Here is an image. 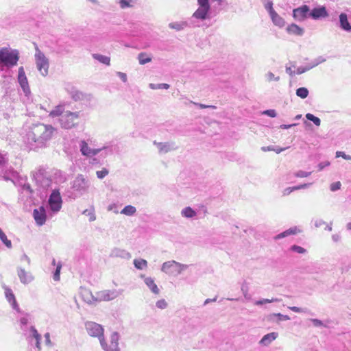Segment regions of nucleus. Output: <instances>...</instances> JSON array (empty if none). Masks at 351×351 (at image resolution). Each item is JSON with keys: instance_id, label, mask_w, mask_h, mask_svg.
I'll return each instance as SVG.
<instances>
[{"instance_id": "1", "label": "nucleus", "mask_w": 351, "mask_h": 351, "mask_svg": "<svg viewBox=\"0 0 351 351\" xmlns=\"http://www.w3.org/2000/svg\"><path fill=\"white\" fill-rule=\"evenodd\" d=\"M55 130L56 129L51 125L43 123L36 124L31 128L29 138L35 143L45 145L52 138Z\"/></svg>"}, {"instance_id": "2", "label": "nucleus", "mask_w": 351, "mask_h": 351, "mask_svg": "<svg viewBox=\"0 0 351 351\" xmlns=\"http://www.w3.org/2000/svg\"><path fill=\"white\" fill-rule=\"evenodd\" d=\"M86 329L90 336L98 337L102 348L105 350H108L107 344L106 343L104 338V329L101 325L95 322H88L86 324Z\"/></svg>"}, {"instance_id": "3", "label": "nucleus", "mask_w": 351, "mask_h": 351, "mask_svg": "<svg viewBox=\"0 0 351 351\" xmlns=\"http://www.w3.org/2000/svg\"><path fill=\"white\" fill-rule=\"evenodd\" d=\"M79 112L66 111L60 119L61 126L64 129H71L78 124Z\"/></svg>"}, {"instance_id": "4", "label": "nucleus", "mask_w": 351, "mask_h": 351, "mask_svg": "<svg viewBox=\"0 0 351 351\" xmlns=\"http://www.w3.org/2000/svg\"><path fill=\"white\" fill-rule=\"evenodd\" d=\"M19 60L18 53L10 51L7 49L0 50V63H4L6 65H16Z\"/></svg>"}, {"instance_id": "5", "label": "nucleus", "mask_w": 351, "mask_h": 351, "mask_svg": "<svg viewBox=\"0 0 351 351\" xmlns=\"http://www.w3.org/2000/svg\"><path fill=\"white\" fill-rule=\"evenodd\" d=\"M36 63L38 71L42 75L46 76L48 74L49 61L45 55L38 49L35 55Z\"/></svg>"}, {"instance_id": "6", "label": "nucleus", "mask_w": 351, "mask_h": 351, "mask_svg": "<svg viewBox=\"0 0 351 351\" xmlns=\"http://www.w3.org/2000/svg\"><path fill=\"white\" fill-rule=\"evenodd\" d=\"M50 208L53 211H58L61 208L62 199L59 192L53 191L49 199Z\"/></svg>"}, {"instance_id": "7", "label": "nucleus", "mask_w": 351, "mask_h": 351, "mask_svg": "<svg viewBox=\"0 0 351 351\" xmlns=\"http://www.w3.org/2000/svg\"><path fill=\"white\" fill-rule=\"evenodd\" d=\"M310 10L308 6L304 5L293 10V16L295 19L302 21L309 16Z\"/></svg>"}, {"instance_id": "8", "label": "nucleus", "mask_w": 351, "mask_h": 351, "mask_svg": "<svg viewBox=\"0 0 351 351\" xmlns=\"http://www.w3.org/2000/svg\"><path fill=\"white\" fill-rule=\"evenodd\" d=\"M88 187V181L82 175H78L73 181V188L75 191H85Z\"/></svg>"}, {"instance_id": "9", "label": "nucleus", "mask_w": 351, "mask_h": 351, "mask_svg": "<svg viewBox=\"0 0 351 351\" xmlns=\"http://www.w3.org/2000/svg\"><path fill=\"white\" fill-rule=\"evenodd\" d=\"M33 217L38 226H43L47 219L46 212L44 207L40 206L37 209H34Z\"/></svg>"}, {"instance_id": "10", "label": "nucleus", "mask_w": 351, "mask_h": 351, "mask_svg": "<svg viewBox=\"0 0 351 351\" xmlns=\"http://www.w3.org/2000/svg\"><path fill=\"white\" fill-rule=\"evenodd\" d=\"M18 81L23 91L27 94L30 92L27 78L25 75L23 67L19 69Z\"/></svg>"}, {"instance_id": "11", "label": "nucleus", "mask_w": 351, "mask_h": 351, "mask_svg": "<svg viewBox=\"0 0 351 351\" xmlns=\"http://www.w3.org/2000/svg\"><path fill=\"white\" fill-rule=\"evenodd\" d=\"M309 16L314 19H317L319 18L327 16L328 13L325 7H319L314 8L311 12H310Z\"/></svg>"}, {"instance_id": "12", "label": "nucleus", "mask_w": 351, "mask_h": 351, "mask_svg": "<svg viewBox=\"0 0 351 351\" xmlns=\"http://www.w3.org/2000/svg\"><path fill=\"white\" fill-rule=\"evenodd\" d=\"M99 151L100 149H92L85 141L82 142L81 152L83 155L90 157L96 155Z\"/></svg>"}, {"instance_id": "13", "label": "nucleus", "mask_w": 351, "mask_h": 351, "mask_svg": "<svg viewBox=\"0 0 351 351\" xmlns=\"http://www.w3.org/2000/svg\"><path fill=\"white\" fill-rule=\"evenodd\" d=\"M278 337V333L276 332H271L263 336V337L260 341V343L263 346L269 345L273 341H274Z\"/></svg>"}, {"instance_id": "14", "label": "nucleus", "mask_w": 351, "mask_h": 351, "mask_svg": "<svg viewBox=\"0 0 351 351\" xmlns=\"http://www.w3.org/2000/svg\"><path fill=\"white\" fill-rule=\"evenodd\" d=\"M287 31L290 34H294L297 36H301L304 33L303 29L295 23L289 25L287 27Z\"/></svg>"}, {"instance_id": "15", "label": "nucleus", "mask_w": 351, "mask_h": 351, "mask_svg": "<svg viewBox=\"0 0 351 351\" xmlns=\"http://www.w3.org/2000/svg\"><path fill=\"white\" fill-rule=\"evenodd\" d=\"M5 297L8 301L12 305L14 309H18L19 306L17 304L15 296L10 289H5Z\"/></svg>"}, {"instance_id": "16", "label": "nucleus", "mask_w": 351, "mask_h": 351, "mask_svg": "<svg viewBox=\"0 0 351 351\" xmlns=\"http://www.w3.org/2000/svg\"><path fill=\"white\" fill-rule=\"evenodd\" d=\"M145 283L154 294H156V295L159 294L160 290L158 288V286L156 285V284L155 283L154 279H152V278H149V277L146 278L145 279Z\"/></svg>"}, {"instance_id": "17", "label": "nucleus", "mask_w": 351, "mask_h": 351, "mask_svg": "<svg viewBox=\"0 0 351 351\" xmlns=\"http://www.w3.org/2000/svg\"><path fill=\"white\" fill-rule=\"evenodd\" d=\"M270 16L272 20V22L275 25L278 26L280 27H282L285 25V23L284 19L276 12L274 13L273 12V14H271Z\"/></svg>"}, {"instance_id": "18", "label": "nucleus", "mask_w": 351, "mask_h": 351, "mask_svg": "<svg viewBox=\"0 0 351 351\" xmlns=\"http://www.w3.org/2000/svg\"><path fill=\"white\" fill-rule=\"evenodd\" d=\"M118 341H119V335L117 332H114L111 335V344L109 347L107 346L108 350H106V351H110V350L117 351V348H118Z\"/></svg>"}, {"instance_id": "19", "label": "nucleus", "mask_w": 351, "mask_h": 351, "mask_svg": "<svg viewBox=\"0 0 351 351\" xmlns=\"http://www.w3.org/2000/svg\"><path fill=\"white\" fill-rule=\"evenodd\" d=\"M339 21L341 23V27L347 31L351 30V26L348 21L347 15L344 13H342L339 16Z\"/></svg>"}, {"instance_id": "20", "label": "nucleus", "mask_w": 351, "mask_h": 351, "mask_svg": "<svg viewBox=\"0 0 351 351\" xmlns=\"http://www.w3.org/2000/svg\"><path fill=\"white\" fill-rule=\"evenodd\" d=\"M31 332L32 333L33 337L36 340V346L38 348V351L41 350V346H40V341H41V336L38 332L37 330L34 327H31Z\"/></svg>"}, {"instance_id": "21", "label": "nucleus", "mask_w": 351, "mask_h": 351, "mask_svg": "<svg viewBox=\"0 0 351 351\" xmlns=\"http://www.w3.org/2000/svg\"><path fill=\"white\" fill-rule=\"evenodd\" d=\"M209 9L199 8L194 13L193 16L197 19H204L207 15Z\"/></svg>"}, {"instance_id": "22", "label": "nucleus", "mask_w": 351, "mask_h": 351, "mask_svg": "<svg viewBox=\"0 0 351 351\" xmlns=\"http://www.w3.org/2000/svg\"><path fill=\"white\" fill-rule=\"evenodd\" d=\"M64 112L63 106L60 105L56 106L54 109L50 112L49 116L52 117L60 116L62 117V115H63Z\"/></svg>"}, {"instance_id": "23", "label": "nucleus", "mask_w": 351, "mask_h": 351, "mask_svg": "<svg viewBox=\"0 0 351 351\" xmlns=\"http://www.w3.org/2000/svg\"><path fill=\"white\" fill-rule=\"evenodd\" d=\"M178 264L176 261H168L164 263L162 266V270L166 273H171V268L173 267H178Z\"/></svg>"}, {"instance_id": "24", "label": "nucleus", "mask_w": 351, "mask_h": 351, "mask_svg": "<svg viewBox=\"0 0 351 351\" xmlns=\"http://www.w3.org/2000/svg\"><path fill=\"white\" fill-rule=\"evenodd\" d=\"M138 60L141 64H145L152 61V58L146 53H140L138 56Z\"/></svg>"}, {"instance_id": "25", "label": "nucleus", "mask_w": 351, "mask_h": 351, "mask_svg": "<svg viewBox=\"0 0 351 351\" xmlns=\"http://www.w3.org/2000/svg\"><path fill=\"white\" fill-rule=\"evenodd\" d=\"M93 57L94 59H95V60L99 61L100 62H101L104 64H106L108 66L110 65V57L100 55V54H93Z\"/></svg>"}, {"instance_id": "26", "label": "nucleus", "mask_w": 351, "mask_h": 351, "mask_svg": "<svg viewBox=\"0 0 351 351\" xmlns=\"http://www.w3.org/2000/svg\"><path fill=\"white\" fill-rule=\"evenodd\" d=\"M136 211V209L134 206L128 205L124 207V208L121 211V213L125 215L131 216L133 215Z\"/></svg>"}, {"instance_id": "27", "label": "nucleus", "mask_w": 351, "mask_h": 351, "mask_svg": "<svg viewBox=\"0 0 351 351\" xmlns=\"http://www.w3.org/2000/svg\"><path fill=\"white\" fill-rule=\"evenodd\" d=\"M298 232L297 228H290L289 230H287L286 231L278 234L276 237V239H280L285 237L287 236L291 235V234H295Z\"/></svg>"}, {"instance_id": "28", "label": "nucleus", "mask_w": 351, "mask_h": 351, "mask_svg": "<svg viewBox=\"0 0 351 351\" xmlns=\"http://www.w3.org/2000/svg\"><path fill=\"white\" fill-rule=\"evenodd\" d=\"M296 95L302 99H305L308 97V90L306 88L301 87L296 90Z\"/></svg>"}, {"instance_id": "29", "label": "nucleus", "mask_w": 351, "mask_h": 351, "mask_svg": "<svg viewBox=\"0 0 351 351\" xmlns=\"http://www.w3.org/2000/svg\"><path fill=\"white\" fill-rule=\"evenodd\" d=\"M0 239L2 241V242L8 247H12V243L11 241L8 239L7 236L3 232V230L0 228Z\"/></svg>"}, {"instance_id": "30", "label": "nucleus", "mask_w": 351, "mask_h": 351, "mask_svg": "<svg viewBox=\"0 0 351 351\" xmlns=\"http://www.w3.org/2000/svg\"><path fill=\"white\" fill-rule=\"evenodd\" d=\"M182 214L186 217H193L195 216L196 213L191 207H186L182 210Z\"/></svg>"}, {"instance_id": "31", "label": "nucleus", "mask_w": 351, "mask_h": 351, "mask_svg": "<svg viewBox=\"0 0 351 351\" xmlns=\"http://www.w3.org/2000/svg\"><path fill=\"white\" fill-rule=\"evenodd\" d=\"M134 264L137 269H142L147 267V263L144 259L134 260Z\"/></svg>"}, {"instance_id": "32", "label": "nucleus", "mask_w": 351, "mask_h": 351, "mask_svg": "<svg viewBox=\"0 0 351 351\" xmlns=\"http://www.w3.org/2000/svg\"><path fill=\"white\" fill-rule=\"evenodd\" d=\"M306 117L308 120L313 121L314 123V124L316 125L317 126L320 125L321 121L318 117H315L313 114H312L311 113L306 114Z\"/></svg>"}, {"instance_id": "33", "label": "nucleus", "mask_w": 351, "mask_h": 351, "mask_svg": "<svg viewBox=\"0 0 351 351\" xmlns=\"http://www.w3.org/2000/svg\"><path fill=\"white\" fill-rule=\"evenodd\" d=\"M62 269V264L58 263L56 266V269L53 274V280L56 281H58L60 278V271Z\"/></svg>"}, {"instance_id": "34", "label": "nucleus", "mask_w": 351, "mask_h": 351, "mask_svg": "<svg viewBox=\"0 0 351 351\" xmlns=\"http://www.w3.org/2000/svg\"><path fill=\"white\" fill-rule=\"evenodd\" d=\"M18 275H19L22 282L26 283L28 282V276L25 270L21 269L19 271Z\"/></svg>"}, {"instance_id": "35", "label": "nucleus", "mask_w": 351, "mask_h": 351, "mask_svg": "<svg viewBox=\"0 0 351 351\" xmlns=\"http://www.w3.org/2000/svg\"><path fill=\"white\" fill-rule=\"evenodd\" d=\"M135 0H120V6L121 8H125L132 6V3Z\"/></svg>"}, {"instance_id": "36", "label": "nucleus", "mask_w": 351, "mask_h": 351, "mask_svg": "<svg viewBox=\"0 0 351 351\" xmlns=\"http://www.w3.org/2000/svg\"><path fill=\"white\" fill-rule=\"evenodd\" d=\"M96 174L98 178L102 179L108 174V171L106 169L104 168L101 171H97L96 172Z\"/></svg>"}, {"instance_id": "37", "label": "nucleus", "mask_w": 351, "mask_h": 351, "mask_svg": "<svg viewBox=\"0 0 351 351\" xmlns=\"http://www.w3.org/2000/svg\"><path fill=\"white\" fill-rule=\"evenodd\" d=\"M291 250L299 254H303L306 252V250L304 248L295 245L291 246Z\"/></svg>"}, {"instance_id": "38", "label": "nucleus", "mask_w": 351, "mask_h": 351, "mask_svg": "<svg viewBox=\"0 0 351 351\" xmlns=\"http://www.w3.org/2000/svg\"><path fill=\"white\" fill-rule=\"evenodd\" d=\"M311 172H306L304 171H299L295 173V176L298 178H306L311 175Z\"/></svg>"}, {"instance_id": "39", "label": "nucleus", "mask_w": 351, "mask_h": 351, "mask_svg": "<svg viewBox=\"0 0 351 351\" xmlns=\"http://www.w3.org/2000/svg\"><path fill=\"white\" fill-rule=\"evenodd\" d=\"M156 306L159 308L163 309L167 306V303L164 299H162L156 302Z\"/></svg>"}, {"instance_id": "40", "label": "nucleus", "mask_w": 351, "mask_h": 351, "mask_svg": "<svg viewBox=\"0 0 351 351\" xmlns=\"http://www.w3.org/2000/svg\"><path fill=\"white\" fill-rule=\"evenodd\" d=\"M336 157L339 158L342 157L343 158L350 160H351V156L349 155H346L344 152L338 151L336 152Z\"/></svg>"}, {"instance_id": "41", "label": "nucleus", "mask_w": 351, "mask_h": 351, "mask_svg": "<svg viewBox=\"0 0 351 351\" xmlns=\"http://www.w3.org/2000/svg\"><path fill=\"white\" fill-rule=\"evenodd\" d=\"M197 1L200 8H204L208 9L210 8L208 0H197Z\"/></svg>"}, {"instance_id": "42", "label": "nucleus", "mask_w": 351, "mask_h": 351, "mask_svg": "<svg viewBox=\"0 0 351 351\" xmlns=\"http://www.w3.org/2000/svg\"><path fill=\"white\" fill-rule=\"evenodd\" d=\"M306 186V184H304V185L294 186V187H292V188H287V189H285L286 194H289L290 193H291L294 190H298V189L304 188Z\"/></svg>"}, {"instance_id": "43", "label": "nucleus", "mask_w": 351, "mask_h": 351, "mask_svg": "<svg viewBox=\"0 0 351 351\" xmlns=\"http://www.w3.org/2000/svg\"><path fill=\"white\" fill-rule=\"evenodd\" d=\"M263 114L268 115L270 117H276V112L275 110L271 109V110H267L263 112Z\"/></svg>"}, {"instance_id": "44", "label": "nucleus", "mask_w": 351, "mask_h": 351, "mask_svg": "<svg viewBox=\"0 0 351 351\" xmlns=\"http://www.w3.org/2000/svg\"><path fill=\"white\" fill-rule=\"evenodd\" d=\"M266 9L268 10L269 13V15H271V14H273V12H276V11L274 10V8H273V3L272 2H269L266 6H265Z\"/></svg>"}, {"instance_id": "45", "label": "nucleus", "mask_w": 351, "mask_h": 351, "mask_svg": "<svg viewBox=\"0 0 351 351\" xmlns=\"http://www.w3.org/2000/svg\"><path fill=\"white\" fill-rule=\"evenodd\" d=\"M341 187V183L340 182H335V183H332L330 186V189L331 191H335L336 190H338Z\"/></svg>"}, {"instance_id": "46", "label": "nucleus", "mask_w": 351, "mask_h": 351, "mask_svg": "<svg viewBox=\"0 0 351 351\" xmlns=\"http://www.w3.org/2000/svg\"><path fill=\"white\" fill-rule=\"evenodd\" d=\"M289 308H290L292 311H293V312H295V313H301V312H303V311H304L302 308H299V307H297V306H291V307H289Z\"/></svg>"}, {"instance_id": "47", "label": "nucleus", "mask_w": 351, "mask_h": 351, "mask_svg": "<svg viewBox=\"0 0 351 351\" xmlns=\"http://www.w3.org/2000/svg\"><path fill=\"white\" fill-rule=\"evenodd\" d=\"M195 105L198 106L200 108H215V106H207V105H204V104H195Z\"/></svg>"}, {"instance_id": "48", "label": "nucleus", "mask_w": 351, "mask_h": 351, "mask_svg": "<svg viewBox=\"0 0 351 351\" xmlns=\"http://www.w3.org/2000/svg\"><path fill=\"white\" fill-rule=\"evenodd\" d=\"M119 76L123 80V82H125L127 81V75L125 73L119 72Z\"/></svg>"}, {"instance_id": "49", "label": "nucleus", "mask_w": 351, "mask_h": 351, "mask_svg": "<svg viewBox=\"0 0 351 351\" xmlns=\"http://www.w3.org/2000/svg\"><path fill=\"white\" fill-rule=\"evenodd\" d=\"M169 88V85L168 84H158V88H165L168 89Z\"/></svg>"}, {"instance_id": "50", "label": "nucleus", "mask_w": 351, "mask_h": 351, "mask_svg": "<svg viewBox=\"0 0 351 351\" xmlns=\"http://www.w3.org/2000/svg\"><path fill=\"white\" fill-rule=\"evenodd\" d=\"M313 322L314 324L317 326L322 325V321H320L319 319H315L313 320Z\"/></svg>"}, {"instance_id": "51", "label": "nucleus", "mask_w": 351, "mask_h": 351, "mask_svg": "<svg viewBox=\"0 0 351 351\" xmlns=\"http://www.w3.org/2000/svg\"><path fill=\"white\" fill-rule=\"evenodd\" d=\"M149 87L152 89H157L158 88V84H149Z\"/></svg>"}, {"instance_id": "52", "label": "nucleus", "mask_w": 351, "mask_h": 351, "mask_svg": "<svg viewBox=\"0 0 351 351\" xmlns=\"http://www.w3.org/2000/svg\"><path fill=\"white\" fill-rule=\"evenodd\" d=\"M267 149L268 150H274V149H271V147H268ZM283 150H284V149H279L276 150V153L279 154L280 152H281ZM274 151H275V149H274Z\"/></svg>"}, {"instance_id": "53", "label": "nucleus", "mask_w": 351, "mask_h": 351, "mask_svg": "<svg viewBox=\"0 0 351 351\" xmlns=\"http://www.w3.org/2000/svg\"><path fill=\"white\" fill-rule=\"evenodd\" d=\"M45 337L46 338L47 341L50 343L49 334V333H46Z\"/></svg>"}, {"instance_id": "54", "label": "nucleus", "mask_w": 351, "mask_h": 351, "mask_svg": "<svg viewBox=\"0 0 351 351\" xmlns=\"http://www.w3.org/2000/svg\"><path fill=\"white\" fill-rule=\"evenodd\" d=\"M291 126V125H282L281 127L282 128L287 129V128H289Z\"/></svg>"}, {"instance_id": "55", "label": "nucleus", "mask_w": 351, "mask_h": 351, "mask_svg": "<svg viewBox=\"0 0 351 351\" xmlns=\"http://www.w3.org/2000/svg\"><path fill=\"white\" fill-rule=\"evenodd\" d=\"M4 162V158L2 156H0V162Z\"/></svg>"}, {"instance_id": "56", "label": "nucleus", "mask_w": 351, "mask_h": 351, "mask_svg": "<svg viewBox=\"0 0 351 351\" xmlns=\"http://www.w3.org/2000/svg\"><path fill=\"white\" fill-rule=\"evenodd\" d=\"M269 76L270 79H271V78H273V77H274V74H273V73H269Z\"/></svg>"}, {"instance_id": "57", "label": "nucleus", "mask_w": 351, "mask_h": 351, "mask_svg": "<svg viewBox=\"0 0 351 351\" xmlns=\"http://www.w3.org/2000/svg\"><path fill=\"white\" fill-rule=\"evenodd\" d=\"M348 228L349 229H351V223H348Z\"/></svg>"}, {"instance_id": "58", "label": "nucleus", "mask_w": 351, "mask_h": 351, "mask_svg": "<svg viewBox=\"0 0 351 351\" xmlns=\"http://www.w3.org/2000/svg\"><path fill=\"white\" fill-rule=\"evenodd\" d=\"M88 291L85 290V291H84L83 295H84V294H88Z\"/></svg>"}, {"instance_id": "59", "label": "nucleus", "mask_w": 351, "mask_h": 351, "mask_svg": "<svg viewBox=\"0 0 351 351\" xmlns=\"http://www.w3.org/2000/svg\"><path fill=\"white\" fill-rule=\"evenodd\" d=\"M52 263H53V265H56V260H55V259H53V260Z\"/></svg>"}, {"instance_id": "60", "label": "nucleus", "mask_w": 351, "mask_h": 351, "mask_svg": "<svg viewBox=\"0 0 351 351\" xmlns=\"http://www.w3.org/2000/svg\"><path fill=\"white\" fill-rule=\"evenodd\" d=\"M290 71H291V69H290V68L287 69V72H290Z\"/></svg>"}]
</instances>
